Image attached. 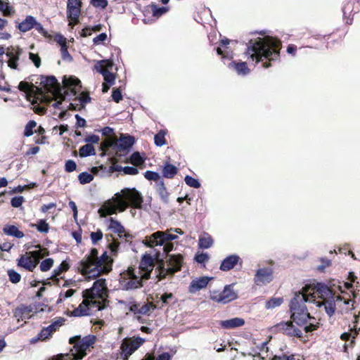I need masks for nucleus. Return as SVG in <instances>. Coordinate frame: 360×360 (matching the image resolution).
Instances as JSON below:
<instances>
[{
    "instance_id": "56",
    "label": "nucleus",
    "mask_w": 360,
    "mask_h": 360,
    "mask_svg": "<svg viewBox=\"0 0 360 360\" xmlns=\"http://www.w3.org/2000/svg\"><path fill=\"white\" fill-rule=\"evenodd\" d=\"M209 259L210 257L207 253H197L195 256V260L199 264H204L207 262Z\"/></svg>"
},
{
    "instance_id": "38",
    "label": "nucleus",
    "mask_w": 360,
    "mask_h": 360,
    "mask_svg": "<svg viewBox=\"0 0 360 360\" xmlns=\"http://www.w3.org/2000/svg\"><path fill=\"white\" fill-rule=\"evenodd\" d=\"M238 297V290L234 289V284L226 285V302H231Z\"/></svg>"
},
{
    "instance_id": "27",
    "label": "nucleus",
    "mask_w": 360,
    "mask_h": 360,
    "mask_svg": "<svg viewBox=\"0 0 360 360\" xmlns=\"http://www.w3.org/2000/svg\"><path fill=\"white\" fill-rule=\"evenodd\" d=\"M3 232L7 236H13L16 238H22L25 236L23 232L20 231L15 225H5L3 228Z\"/></svg>"
},
{
    "instance_id": "48",
    "label": "nucleus",
    "mask_w": 360,
    "mask_h": 360,
    "mask_svg": "<svg viewBox=\"0 0 360 360\" xmlns=\"http://www.w3.org/2000/svg\"><path fill=\"white\" fill-rule=\"evenodd\" d=\"M185 183L190 187L198 188L200 187V183L197 179H195L189 175H186L184 178Z\"/></svg>"
},
{
    "instance_id": "42",
    "label": "nucleus",
    "mask_w": 360,
    "mask_h": 360,
    "mask_svg": "<svg viewBox=\"0 0 360 360\" xmlns=\"http://www.w3.org/2000/svg\"><path fill=\"white\" fill-rule=\"evenodd\" d=\"M172 356L169 352H163L155 357L152 354H146L143 360H171Z\"/></svg>"
},
{
    "instance_id": "43",
    "label": "nucleus",
    "mask_w": 360,
    "mask_h": 360,
    "mask_svg": "<svg viewBox=\"0 0 360 360\" xmlns=\"http://www.w3.org/2000/svg\"><path fill=\"white\" fill-rule=\"evenodd\" d=\"M283 302V299L282 297H272L269 301L266 302V309H274L276 307H279Z\"/></svg>"
},
{
    "instance_id": "1",
    "label": "nucleus",
    "mask_w": 360,
    "mask_h": 360,
    "mask_svg": "<svg viewBox=\"0 0 360 360\" xmlns=\"http://www.w3.org/2000/svg\"><path fill=\"white\" fill-rule=\"evenodd\" d=\"M341 299L323 283H317L315 286L305 285L290 300L291 319L299 326L304 325L308 319H314L308 311L307 302H313L318 307H323L326 314L332 316L336 309L335 301Z\"/></svg>"
},
{
    "instance_id": "54",
    "label": "nucleus",
    "mask_w": 360,
    "mask_h": 360,
    "mask_svg": "<svg viewBox=\"0 0 360 360\" xmlns=\"http://www.w3.org/2000/svg\"><path fill=\"white\" fill-rule=\"evenodd\" d=\"M91 242L94 245L96 244L103 238V233L101 230H97L95 232H91L90 234Z\"/></svg>"
},
{
    "instance_id": "59",
    "label": "nucleus",
    "mask_w": 360,
    "mask_h": 360,
    "mask_svg": "<svg viewBox=\"0 0 360 360\" xmlns=\"http://www.w3.org/2000/svg\"><path fill=\"white\" fill-rule=\"evenodd\" d=\"M25 199L23 196H15L11 198V204L13 207H19L23 203Z\"/></svg>"
},
{
    "instance_id": "45",
    "label": "nucleus",
    "mask_w": 360,
    "mask_h": 360,
    "mask_svg": "<svg viewBox=\"0 0 360 360\" xmlns=\"http://www.w3.org/2000/svg\"><path fill=\"white\" fill-rule=\"evenodd\" d=\"M0 11H2L6 16L13 13V9L8 1L0 0Z\"/></svg>"
},
{
    "instance_id": "46",
    "label": "nucleus",
    "mask_w": 360,
    "mask_h": 360,
    "mask_svg": "<svg viewBox=\"0 0 360 360\" xmlns=\"http://www.w3.org/2000/svg\"><path fill=\"white\" fill-rule=\"evenodd\" d=\"M53 263L54 261L52 258H47L43 260L39 265L40 270L43 272L50 270L52 268Z\"/></svg>"
},
{
    "instance_id": "44",
    "label": "nucleus",
    "mask_w": 360,
    "mask_h": 360,
    "mask_svg": "<svg viewBox=\"0 0 360 360\" xmlns=\"http://www.w3.org/2000/svg\"><path fill=\"white\" fill-rule=\"evenodd\" d=\"M78 179L81 184H86L94 179V176L86 172H82L78 176Z\"/></svg>"
},
{
    "instance_id": "36",
    "label": "nucleus",
    "mask_w": 360,
    "mask_h": 360,
    "mask_svg": "<svg viewBox=\"0 0 360 360\" xmlns=\"http://www.w3.org/2000/svg\"><path fill=\"white\" fill-rule=\"evenodd\" d=\"M245 320L239 317L226 319V329L241 327L245 325Z\"/></svg>"
},
{
    "instance_id": "28",
    "label": "nucleus",
    "mask_w": 360,
    "mask_h": 360,
    "mask_svg": "<svg viewBox=\"0 0 360 360\" xmlns=\"http://www.w3.org/2000/svg\"><path fill=\"white\" fill-rule=\"evenodd\" d=\"M35 25V18L32 15H28L18 24V28L22 32H26L34 27Z\"/></svg>"
},
{
    "instance_id": "6",
    "label": "nucleus",
    "mask_w": 360,
    "mask_h": 360,
    "mask_svg": "<svg viewBox=\"0 0 360 360\" xmlns=\"http://www.w3.org/2000/svg\"><path fill=\"white\" fill-rule=\"evenodd\" d=\"M146 281L141 276L137 275L132 267L121 274L120 283L121 288L124 290H132L143 286V281Z\"/></svg>"
},
{
    "instance_id": "51",
    "label": "nucleus",
    "mask_w": 360,
    "mask_h": 360,
    "mask_svg": "<svg viewBox=\"0 0 360 360\" xmlns=\"http://www.w3.org/2000/svg\"><path fill=\"white\" fill-rule=\"evenodd\" d=\"M8 276L9 277V280L13 283H18L20 281L21 276L17 271L13 269H10L8 271Z\"/></svg>"
},
{
    "instance_id": "37",
    "label": "nucleus",
    "mask_w": 360,
    "mask_h": 360,
    "mask_svg": "<svg viewBox=\"0 0 360 360\" xmlns=\"http://www.w3.org/2000/svg\"><path fill=\"white\" fill-rule=\"evenodd\" d=\"M30 226L35 227L40 233H46L49 231V225L44 219H39L37 224H31Z\"/></svg>"
},
{
    "instance_id": "41",
    "label": "nucleus",
    "mask_w": 360,
    "mask_h": 360,
    "mask_svg": "<svg viewBox=\"0 0 360 360\" xmlns=\"http://www.w3.org/2000/svg\"><path fill=\"white\" fill-rule=\"evenodd\" d=\"M51 337L52 335L50 334L49 330L44 327L38 333L37 337L32 340V342H36L37 340L45 341Z\"/></svg>"
},
{
    "instance_id": "21",
    "label": "nucleus",
    "mask_w": 360,
    "mask_h": 360,
    "mask_svg": "<svg viewBox=\"0 0 360 360\" xmlns=\"http://www.w3.org/2000/svg\"><path fill=\"white\" fill-rule=\"evenodd\" d=\"M211 279H212V277L202 276L193 280L189 285V292L191 293H195L205 288Z\"/></svg>"
},
{
    "instance_id": "26",
    "label": "nucleus",
    "mask_w": 360,
    "mask_h": 360,
    "mask_svg": "<svg viewBox=\"0 0 360 360\" xmlns=\"http://www.w3.org/2000/svg\"><path fill=\"white\" fill-rule=\"evenodd\" d=\"M32 309L31 306L20 305L15 309L14 316L18 321L20 319H29L30 318V313L32 311Z\"/></svg>"
},
{
    "instance_id": "61",
    "label": "nucleus",
    "mask_w": 360,
    "mask_h": 360,
    "mask_svg": "<svg viewBox=\"0 0 360 360\" xmlns=\"http://www.w3.org/2000/svg\"><path fill=\"white\" fill-rule=\"evenodd\" d=\"M107 34L104 32L99 34L93 39V42L96 45L101 44L107 39Z\"/></svg>"
},
{
    "instance_id": "4",
    "label": "nucleus",
    "mask_w": 360,
    "mask_h": 360,
    "mask_svg": "<svg viewBox=\"0 0 360 360\" xmlns=\"http://www.w3.org/2000/svg\"><path fill=\"white\" fill-rule=\"evenodd\" d=\"M184 258L181 255H168L165 262L162 259L158 261L155 269V276L160 281L167 275L173 276L181 270Z\"/></svg>"
},
{
    "instance_id": "3",
    "label": "nucleus",
    "mask_w": 360,
    "mask_h": 360,
    "mask_svg": "<svg viewBox=\"0 0 360 360\" xmlns=\"http://www.w3.org/2000/svg\"><path fill=\"white\" fill-rule=\"evenodd\" d=\"M121 193H117L115 197L105 201L98 209L101 217L115 214L117 211L124 212L129 205L140 209L143 203V197L135 188H124Z\"/></svg>"
},
{
    "instance_id": "9",
    "label": "nucleus",
    "mask_w": 360,
    "mask_h": 360,
    "mask_svg": "<svg viewBox=\"0 0 360 360\" xmlns=\"http://www.w3.org/2000/svg\"><path fill=\"white\" fill-rule=\"evenodd\" d=\"M112 261L107 252H105L101 257H98L97 262L92 264L91 270L89 271V278H96L102 274H107L111 271Z\"/></svg>"
},
{
    "instance_id": "35",
    "label": "nucleus",
    "mask_w": 360,
    "mask_h": 360,
    "mask_svg": "<svg viewBox=\"0 0 360 360\" xmlns=\"http://www.w3.org/2000/svg\"><path fill=\"white\" fill-rule=\"evenodd\" d=\"M79 156L82 158L94 155L96 154L94 147L90 143H86L82 146L79 148Z\"/></svg>"
},
{
    "instance_id": "63",
    "label": "nucleus",
    "mask_w": 360,
    "mask_h": 360,
    "mask_svg": "<svg viewBox=\"0 0 360 360\" xmlns=\"http://www.w3.org/2000/svg\"><path fill=\"white\" fill-rule=\"evenodd\" d=\"M123 172L124 174L136 175L139 173V170L135 167L127 166L123 167Z\"/></svg>"
},
{
    "instance_id": "60",
    "label": "nucleus",
    "mask_w": 360,
    "mask_h": 360,
    "mask_svg": "<svg viewBox=\"0 0 360 360\" xmlns=\"http://www.w3.org/2000/svg\"><path fill=\"white\" fill-rule=\"evenodd\" d=\"M77 165L75 162L72 160H68L65 162V170L67 172H72L76 169Z\"/></svg>"
},
{
    "instance_id": "5",
    "label": "nucleus",
    "mask_w": 360,
    "mask_h": 360,
    "mask_svg": "<svg viewBox=\"0 0 360 360\" xmlns=\"http://www.w3.org/2000/svg\"><path fill=\"white\" fill-rule=\"evenodd\" d=\"M95 342L96 336L93 335H86L82 338L80 335H76L70 338V344L74 345L73 349H71L74 359H82L86 354V351L90 347H93Z\"/></svg>"
},
{
    "instance_id": "58",
    "label": "nucleus",
    "mask_w": 360,
    "mask_h": 360,
    "mask_svg": "<svg viewBox=\"0 0 360 360\" xmlns=\"http://www.w3.org/2000/svg\"><path fill=\"white\" fill-rule=\"evenodd\" d=\"M75 292V290L73 289H69L65 292H61L59 295V298L57 302L58 303L63 302L65 299L72 297L74 295Z\"/></svg>"
},
{
    "instance_id": "24",
    "label": "nucleus",
    "mask_w": 360,
    "mask_h": 360,
    "mask_svg": "<svg viewBox=\"0 0 360 360\" xmlns=\"http://www.w3.org/2000/svg\"><path fill=\"white\" fill-rule=\"evenodd\" d=\"M123 167L121 165H112L108 168L106 167H103V165H101L100 167H94L91 169V172L93 174L96 175H101L103 176V174H100V172L103 170V173L106 170L108 174H110L114 172H123Z\"/></svg>"
},
{
    "instance_id": "14",
    "label": "nucleus",
    "mask_w": 360,
    "mask_h": 360,
    "mask_svg": "<svg viewBox=\"0 0 360 360\" xmlns=\"http://www.w3.org/2000/svg\"><path fill=\"white\" fill-rule=\"evenodd\" d=\"M154 266L153 257L150 255H144L139 264V275L145 280L149 279Z\"/></svg>"
},
{
    "instance_id": "22",
    "label": "nucleus",
    "mask_w": 360,
    "mask_h": 360,
    "mask_svg": "<svg viewBox=\"0 0 360 360\" xmlns=\"http://www.w3.org/2000/svg\"><path fill=\"white\" fill-rule=\"evenodd\" d=\"M358 319L359 316L357 315H354L353 325L352 326H351L349 332L344 333L340 336L341 339L345 341L352 338L350 342L351 345L354 343V339L359 334V332L360 330V328L358 327Z\"/></svg>"
},
{
    "instance_id": "57",
    "label": "nucleus",
    "mask_w": 360,
    "mask_h": 360,
    "mask_svg": "<svg viewBox=\"0 0 360 360\" xmlns=\"http://www.w3.org/2000/svg\"><path fill=\"white\" fill-rule=\"evenodd\" d=\"M95 65H99L101 69L108 70L113 65V63L110 60H101L96 62Z\"/></svg>"
},
{
    "instance_id": "19",
    "label": "nucleus",
    "mask_w": 360,
    "mask_h": 360,
    "mask_svg": "<svg viewBox=\"0 0 360 360\" xmlns=\"http://www.w3.org/2000/svg\"><path fill=\"white\" fill-rule=\"evenodd\" d=\"M21 53L22 49H20L13 47L8 48L6 55L8 58V65L11 69H17L18 61Z\"/></svg>"
},
{
    "instance_id": "47",
    "label": "nucleus",
    "mask_w": 360,
    "mask_h": 360,
    "mask_svg": "<svg viewBox=\"0 0 360 360\" xmlns=\"http://www.w3.org/2000/svg\"><path fill=\"white\" fill-rule=\"evenodd\" d=\"M151 8H152V12H153V15L155 16V17H160L162 15H163L164 13H167L168 11L167 7H165V6L158 7L155 4H152Z\"/></svg>"
},
{
    "instance_id": "17",
    "label": "nucleus",
    "mask_w": 360,
    "mask_h": 360,
    "mask_svg": "<svg viewBox=\"0 0 360 360\" xmlns=\"http://www.w3.org/2000/svg\"><path fill=\"white\" fill-rule=\"evenodd\" d=\"M40 83L46 91L53 94H60L63 98H65V96L60 92V85L54 76H41Z\"/></svg>"
},
{
    "instance_id": "32",
    "label": "nucleus",
    "mask_w": 360,
    "mask_h": 360,
    "mask_svg": "<svg viewBox=\"0 0 360 360\" xmlns=\"http://www.w3.org/2000/svg\"><path fill=\"white\" fill-rule=\"evenodd\" d=\"M243 261L237 255L226 256V271L233 269L237 264L242 266Z\"/></svg>"
},
{
    "instance_id": "8",
    "label": "nucleus",
    "mask_w": 360,
    "mask_h": 360,
    "mask_svg": "<svg viewBox=\"0 0 360 360\" xmlns=\"http://www.w3.org/2000/svg\"><path fill=\"white\" fill-rule=\"evenodd\" d=\"M107 290L105 279L99 278L94 283L91 288L84 290L83 293L91 300L98 302L101 307V301L107 296Z\"/></svg>"
},
{
    "instance_id": "53",
    "label": "nucleus",
    "mask_w": 360,
    "mask_h": 360,
    "mask_svg": "<svg viewBox=\"0 0 360 360\" xmlns=\"http://www.w3.org/2000/svg\"><path fill=\"white\" fill-rule=\"evenodd\" d=\"M144 177L150 181H160V175L159 174V173L153 171H146L144 173Z\"/></svg>"
},
{
    "instance_id": "29",
    "label": "nucleus",
    "mask_w": 360,
    "mask_h": 360,
    "mask_svg": "<svg viewBox=\"0 0 360 360\" xmlns=\"http://www.w3.org/2000/svg\"><path fill=\"white\" fill-rule=\"evenodd\" d=\"M94 70L101 74L104 80L110 85H113L115 80V77L113 73L110 72L108 70L101 69L99 65H95Z\"/></svg>"
},
{
    "instance_id": "39",
    "label": "nucleus",
    "mask_w": 360,
    "mask_h": 360,
    "mask_svg": "<svg viewBox=\"0 0 360 360\" xmlns=\"http://www.w3.org/2000/svg\"><path fill=\"white\" fill-rule=\"evenodd\" d=\"M65 319L58 318L57 320L54 321L51 324L45 327L50 334L52 335L53 333H55L64 323Z\"/></svg>"
},
{
    "instance_id": "15",
    "label": "nucleus",
    "mask_w": 360,
    "mask_h": 360,
    "mask_svg": "<svg viewBox=\"0 0 360 360\" xmlns=\"http://www.w3.org/2000/svg\"><path fill=\"white\" fill-rule=\"evenodd\" d=\"M98 258V250L96 248H92L90 254L85 256L79 263L78 268L82 274L89 278L88 270H91L93 266L91 264H94L97 262Z\"/></svg>"
},
{
    "instance_id": "16",
    "label": "nucleus",
    "mask_w": 360,
    "mask_h": 360,
    "mask_svg": "<svg viewBox=\"0 0 360 360\" xmlns=\"http://www.w3.org/2000/svg\"><path fill=\"white\" fill-rule=\"evenodd\" d=\"M273 330L276 332L283 333L289 336L302 337V331L294 326L291 321L281 322L273 326Z\"/></svg>"
},
{
    "instance_id": "52",
    "label": "nucleus",
    "mask_w": 360,
    "mask_h": 360,
    "mask_svg": "<svg viewBox=\"0 0 360 360\" xmlns=\"http://www.w3.org/2000/svg\"><path fill=\"white\" fill-rule=\"evenodd\" d=\"M130 162L135 165H142L144 162L139 152H134L130 157Z\"/></svg>"
},
{
    "instance_id": "31",
    "label": "nucleus",
    "mask_w": 360,
    "mask_h": 360,
    "mask_svg": "<svg viewBox=\"0 0 360 360\" xmlns=\"http://www.w3.org/2000/svg\"><path fill=\"white\" fill-rule=\"evenodd\" d=\"M213 244L212 237L207 233L200 235L198 240V246L200 249L210 248Z\"/></svg>"
},
{
    "instance_id": "30",
    "label": "nucleus",
    "mask_w": 360,
    "mask_h": 360,
    "mask_svg": "<svg viewBox=\"0 0 360 360\" xmlns=\"http://www.w3.org/2000/svg\"><path fill=\"white\" fill-rule=\"evenodd\" d=\"M177 172V167L169 162H166L162 169L163 176L168 179H172Z\"/></svg>"
},
{
    "instance_id": "13",
    "label": "nucleus",
    "mask_w": 360,
    "mask_h": 360,
    "mask_svg": "<svg viewBox=\"0 0 360 360\" xmlns=\"http://www.w3.org/2000/svg\"><path fill=\"white\" fill-rule=\"evenodd\" d=\"M82 4V1L79 0H68L67 17L70 20L69 25L72 28L79 22Z\"/></svg>"
},
{
    "instance_id": "50",
    "label": "nucleus",
    "mask_w": 360,
    "mask_h": 360,
    "mask_svg": "<svg viewBox=\"0 0 360 360\" xmlns=\"http://www.w3.org/2000/svg\"><path fill=\"white\" fill-rule=\"evenodd\" d=\"M37 123L34 120L29 121L25 125L24 130V136L29 137L33 134V129L36 127Z\"/></svg>"
},
{
    "instance_id": "11",
    "label": "nucleus",
    "mask_w": 360,
    "mask_h": 360,
    "mask_svg": "<svg viewBox=\"0 0 360 360\" xmlns=\"http://www.w3.org/2000/svg\"><path fill=\"white\" fill-rule=\"evenodd\" d=\"M179 237L177 235L169 233L168 232H163L161 231L153 233L150 236L146 237L143 243L150 248L154 246H162L164 243L169 240H174L177 239Z\"/></svg>"
},
{
    "instance_id": "34",
    "label": "nucleus",
    "mask_w": 360,
    "mask_h": 360,
    "mask_svg": "<svg viewBox=\"0 0 360 360\" xmlns=\"http://www.w3.org/2000/svg\"><path fill=\"white\" fill-rule=\"evenodd\" d=\"M110 224L108 226V229L112 230L113 232L120 234H122L124 232V227L117 220H115L113 218H110L109 219Z\"/></svg>"
},
{
    "instance_id": "33",
    "label": "nucleus",
    "mask_w": 360,
    "mask_h": 360,
    "mask_svg": "<svg viewBox=\"0 0 360 360\" xmlns=\"http://www.w3.org/2000/svg\"><path fill=\"white\" fill-rule=\"evenodd\" d=\"M156 191L160 195L161 200L165 202H168V192L167 191V188L165 186L164 181L162 180H160L156 185Z\"/></svg>"
},
{
    "instance_id": "64",
    "label": "nucleus",
    "mask_w": 360,
    "mask_h": 360,
    "mask_svg": "<svg viewBox=\"0 0 360 360\" xmlns=\"http://www.w3.org/2000/svg\"><path fill=\"white\" fill-rule=\"evenodd\" d=\"M91 4L97 8H105L108 6L107 0H91Z\"/></svg>"
},
{
    "instance_id": "49",
    "label": "nucleus",
    "mask_w": 360,
    "mask_h": 360,
    "mask_svg": "<svg viewBox=\"0 0 360 360\" xmlns=\"http://www.w3.org/2000/svg\"><path fill=\"white\" fill-rule=\"evenodd\" d=\"M165 133L163 132L162 131H160V132H158L157 134L155 135L154 142L157 146L160 147L165 144L166 141H165Z\"/></svg>"
},
{
    "instance_id": "55",
    "label": "nucleus",
    "mask_w": 360,
    "mask_h": 360,
    "mask_svg": "<svg viewBox=\"0 0 360 360\" xmlns=\"http://www.w3.org/2000/svg\"><path fill=\"white\" fill-rule=\"evenodd\" d=\"M225 292V288L224 289L221 293H218L214 291L211 293L210 297L212 300H214L218 302H223L225 299V295L224 293Z\"/></svg>"
},
{
    "instance_id": "25",
    "label": "nucleus",
    "mask_w": 360,
    "mask_h": 360,
    "mask_svg": "<svg viewBox=\"0 0 360 360\" xmlns=\"http://www.w3.org/2000/svg\"><path fill=\"white\" fill-rule=\"evenodd\" d=\"M18 89L21 91H24L27 94L28 100H30V97L35 96V91H40L39 89L33 84H30L28 82L22 81L19 83Z\"/></svg>"
},
{
    "instance_id": "12",
    "label": "nucleus",
    "mask_w": 360,
    "mask_h": 360,
    "mask_svg": "<svg viewBox=\"0 0 360 360\" xmlns=\"http://www.w3.org/2000/svg\"><path fill=\"white\" fill-rule=\"evenodd\" d=\"M83 297L84 300L72 312L74 316H88L91 314V309L94 308H96L98 310L101 309L99 302L96 300H91L84 294Z\"/></svg>"
},
{
    "instance_id": "62",
    "label": "nucleus",
    "mask_w": 360,
    "mask_h": 360,
    "mask_svg": "<svg viewBox=\"0 0 360 360\" xmlns=\"http://www.w3.org/2000/svg\"><path fill=\"white\" fill-rule=\"evenodd\" d=\"M39 34H42L44 37H47L49 36L48 32L45 30L42 25L38 22L35 20V25L34 27Z\"/></svg>"
},
{
    "instance_id": "18",
    "label": "nucleus",
    "mask_w": 360,
    "mask_h": 360,
    "mask_svg": "<svg viewBox=\"0 0 360 360\" xmlns=\"http://www.w3.org/2000/svg\"><path fill=\"white\" fill-rule=\"evenodd\" d=\"M273 280V271L271 268L259 269L255 276L254 281L257 285H264Z\"/></svg>"
},
{
    "instance_id": "23",
    "label": "nucleus",
    "mask_w": 360,
    "mask_h": 360,
    "mask_svg": "<svg viewBox=\"0 0 360 360\" xmlns=\"http://www.w3.org/2000/svg\"><path fill=\"white\" fill-rule=\"evenodd\" d=\"M229 68L236 72L239 76H245L250 72L245 62L236 63L233 61L229 63Z\"/></svg>"
},
{
    "instance_id": "7",
    "label": "nucleus",
    "mask_w": 360,
    "mask_h": 360,
    "mask_svg": "<svg viewBox=\"0 0 360 360\" xmlns=\"http://www.w3.org/2000/svg\"><path fill=\"white\" fill-rule=\"evenodd\" d=\"M48 255V251H45L42 253V250H35L26 252L25 255H23L20 257L18 261V265L27 271H33L39 263V260Z\"/></svg>"
},
{
    "instance_id": "2",
    "label": "nucleus",
    "mask_w": 360,
    "mask_h": 360,
    "mask_svg": "<svg viewBox=\"0 0 360 360\" xmlns=\"http://www.w3.org/2000/svg\"><path fill=\"white\" fill-rule=\"evenodd\" d=\"M281 41L274 37L265 36L250 39L247 44L246 55L256 63H263V68H268L270 63L264 60H276L280 56Z\"/></svg>"
},
{
    "instance_id": "10",
    "label": "nucleus",
    "mask_w": 360,
    "mask_h": 360,
    "mask_svg": "<svg viewBox=\"0 0 360 360\" xmlns=\"http://www.w3.org/2000/svg\"><path fill=\"white\" fill-rule=\"evenodd\" d=\"M144 342L145 339L140 337L124 338L120 347V359L128 360L129 356L138 349Z\"/></svg>"
},
{
    "instance_id": "40",
    "label": "nucleus",
    "mask_w": 360,
    "mask_h": 360,
    "mask_svg": "<svg viewBox=\"0 0 360 360\" xmlns=\"http://www.w3.org/2000/svg\"><path fill=\"white\" fill-rule=\"evenodd\" d=\"M69 267L70 266L67 262H62L61 264L53 271L51 277L56 278L59 276L62 273L68 271Z\"/></svg>"
},
{
    "instance_id": "20",
    "label": "nucleus",
    "mask_w": 360,
    "mask_h": 360,
    "mask_svg": "<svg viewBox=\"0 0 360 360\" xmlns=\"http://www.w3.org/2000/svg\"><path fill=\"white\" fill-rule=\"evenodd\" d=\"M134 138L131 136H122L115 146L119 152H127L134 144Z\"/></svg>"
}]
</instances>
